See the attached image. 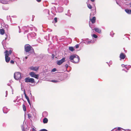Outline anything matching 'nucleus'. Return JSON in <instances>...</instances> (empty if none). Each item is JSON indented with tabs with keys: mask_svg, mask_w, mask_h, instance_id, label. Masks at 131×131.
Wrapping results in <instances>:
<instances>
[{
	"mask_svg": "<svg viewBox=\"0 0 131 131\" xmlns=\"http://www.w3.org/2000/svg\"><path fill=\"white\" fill-rule=\"evenodd\" d=\"M12 51L11 50H10L9 51L6 50L4 52L5 54V61L7 63H8L10 60V58L9 57V55L11 54Z\"/></svg>",
	"mask_w": 131,
	"mask_h": 131,
	"instance_id": "obj_1",
	"label": "nucleus"
},
{
	"mask_svg": "<svg viewBox=\"0 0 131 131\" xmlns=\"http://www.w3.org/2000/svg\"><path fill=\"white\" fill-rule=\"evenodd\" d=\"M69 59L71 62L74 63H76L79 62L80 58L78 56H77L76 57L75 55H72L70 57Z\"/></svg>",
	"mask_w": 131,
	"mask_h": 131,
	"instance_id": "obj_2",
	"label": "nucleus"
},
{
	"mask_svg": "<svg viewBox=\"0 0 131 131\" xmlns=\"http://www.w3.org/2000/svg\"><path fill=\"white\" fill-rule=\"evenodd\" d=\"M25 50L26 52H29L31 50L34 52V50L33 48L29 45H26L25 46Z\"/></svg>",
	"mask_w": 131,
	"mask_h": 131,
	"instance_id": "obj_3",
	"label": "nucleus"
},
{
	"mask_svg": "<svg viewBox=\"0 0 131 131\" xmlns=\"http://www.w3.org/2000/svg\"><path fill=\"white\" fill-rule=\"evenodd\" d=\"M14 78L16 80H19L21 78V73L19 72H16L14 74Z\"/></svg>",
	"mask_w": 131,
	"mask_h": 131,
	"instance_id": "obj_4",
	"label": "nucleus"
},
{
	"mask_svg": "<svg viewBox=\"0 0 131 131\" xmlns=\"http://www.w3.org/2000/svg\"><path fill=\"white\" fill-rule=\"evenodd\" d=\"M25 80V82L26 83L30 82L32 83H35L34 79L33 78H30L29 77L26 78Z\"/></svg>",
	"mask_w": 131,
	"mask_h": 131,
	"instance_id": "obj_5",
	"label": "nucleus"
},
{
	"mask_svg": "<svg viewBox=\"0 0 131 131\" xmlns=\"http://www.w3.org/2000/svg\"><path fill=\"white\" fill-rule=\"evenodd\" d=\"M30 75L32 77H34L38 79V75H36L33 72H31L29 73Z\"/></svg>",
	"mask_w": 131,
	"mask_h": 131,
	"instance_id": "obj_6",
	"label": "nucleus"
},
{
	"mask_svg": "<svg viewBox=\"0 0 131 131\" xmlns=\"http://www.w3.org/2000/svg\"><path fill=\"white\" fill-rule=\"evenodd\" d=\"M65 61V58H63L61 59L59 61H58L57 62V64L59 65H60L63 62Z\"/></svg>",
	"mask_w": 131,
	"mask_h": 131,
	"instance_id": "obj_7",
	"label": "nucleus"
},
{
	"mask_svg": "<svg viewBox=\"0 0 131 131\" xmlns=\"http://www.w3.org/2000/svg\"><path fill=\"white\" fill-rule=\"evenodd\" d=\"M29 69L31 70L37 71L39 69V67L31 66L29 68Z\"/></svg>",
	"mask_w": 131,
	"mask_h": 131,
	"instance_id": "obj_8",
	"label": "nucleus"
},
{
	"mask_svg": "<svg viewBox=\"0 0 131 131\" xmlns=\"http://www.w3.org/2000/svg\"><path fill=\"white\" fill-rule=\"evenodd\" d=\"M126 56L124 53H122L120 55V57L121 59H124L125 57Z\"/></svg>",
	"mask_w": 131,
	"mask_h": 131,
	"instance_id": "obj_9",
	"label": "nucleus"
},
{
	"mask_svg": "<svg viewBox=\"0 0 131 131\" xmlns=\"http://www.w3.org/2000/svg\"><path fill=\"white\" fill-rule=\"evenodd\" d=\"M90 20L92 23L94 24L95 22L96 17H93L92 18H90Z\"/></svg>",
	"mask_w": 131,
	"mask_h": 131,
	"instance_id": "obj_10",
	"label": "nucleus"
},
{
	"mask_svg": "<svg viewBox=\"0 0 131 131\" xmlns=\"http://www.w3.org/2000/svg\"><path fill=\"white\" fill-rule=\"evenodd\" d=\"M94 30L96 32L99 33H100L101 32V30L97 28H94Z\"/></svg>",
	"mask_w": 131,
	"mask_h": 131,
	"instance_id": "obj_11",
	"label": "nucleus"
},
{
	"mask_svg": "<svg viewBox=\"0 0 131 131\" xmlns=\"http://www.w3.org/2000/svg\"><path fill=\"white\" fill-rule=\"evenodd\" d=\"M48 122V119L46 118H44V119L43 120V122L44 123H46Z\"/></svg>",
	"mask_w": 131,
	"mask_h": 131,
	"instance_id": "obj_12",
	"label": "nucleus"
},
{
	"mask_svg": "<svg viewBox=\"0 0 131 131\" xmlns=\"http://www.w3.org/2000/svg\"><path fill=\"white\" fill-rule=\"evenodd\" d=\"M125 11L128 14H130L131 13V10L126 9H125Z\"/></svg>",
	"mask_w": 131,
	"mask_h": 131,
	"instance_id": "obj_13",
	"label": "nucleus"
},
{
	"mask_svg": "<svg viewBox=\"0 0 131 131\" xmlns=\"http://www.w3.org/2000/svg\"><path fill=\"white\" fill-rule=\"evenodd\" d=\"M5 33V30L4 29H0V34L2 35H3Z\"/></svg>",
	"mask_w": 131,
	"mask_h": 131,
	"instance_id": "obj_14",
	"label": "nucleus"
},
{
	"mask_svg": "<svg viewBox=\"0 0 131 131\" xmlns=\"http://www.w3.org/2000/svg\"><path fill=\"white\" fill-rule=\"evenodd\" d=\"M69 48V49L71 51H73L74 50L73 48L72 47H70Z\"/></svg>",
	"mask_w": 131,
	"mask_h": 131,
	"instance_id": "obj_15",
	"label": "nucleus"
},
{
	"mask_svg": "<svg viewBox=\"0 0 131 131\" xmlns=\"http://www.w3.org/2000/svg\"><path fill=\"white\" fill-rule=\"evenodd\" d=\"M23 110L24 111H26V108L25 105L23 104Z\"/></svg>",
	"mask_w": 131,
	"mask_h": 131,
	"instance_id": "obj_16",
	"label": "nucleus"
},
{
	"mask_svg": "<svg viewBox=\"0 0 131 131\" xmlns=\"http://www.w3.org/2000/svg\"><path fill=\"white\" fill-rule=\"evenodd\" d=\"M24 94H25V97L27 100L29 99L26 93L25 92L24 93Z\"/></svg>",
	"mask_w": 131,
	"mask_h": 131,
	"instance_id": "obj_17",
	"label": "nucleus"
},
{
	"mask_svg": "<svg viewBox=\"0 0 131 131\" xmlns=\"http://www.w3.org/2000/svg\"><path fill=\"white\" fill-rule=\"evenodd\" d=\"M87 6L88 8L90 9H91L92 8V6L90 4H88Z\"/></svg>",
	"mask_w": 131,
	"mask_h": 131,
	"instance_id": "obj_18",
	"label": "nucleus"
},
{
	"mask_svg": "<svg viewBox=\"0 0 131 131\" xmlns=\"http://www.w3.org/2000/svg\"><path fill=\"white\" fill-rule=\"evenodd\" d=\"M7 1H4L3 0L1 1V3L3 4H6L7 3Z\"/></svg>",
	"mask_w": 131,
	"mask_h": 131,
	"instance_id": "obj_19",
	"label": "nucleus"
},
{
	"mask_svg": "<svg viewBox=\"0 0 131 131\" xmlns=\"http://www.w3.org/2000/svg\"><path fill=\"white\" fill-rule=\"evenodd\" d=\"M51 82H53L56 83L58 82V81L57 80H51Z\"/></svg>",
	"mask_w": 131,
	"mask_h": 131,
	"instance_id": "obj_20",
	"label": "nucleus"
},
{
	"mask_svg": "<svg viewBox=\"0 0 131 131\" xmlns=\"http://www.w3.org/2000/svg\"><path fill=\"white\" fill-rule=\"evenodd\" d=\"M93 37L95 38H96L97 37V36L95 34H93Z\"/></svg>",
	"mask_w": 131,
	"mask_h": 131,
	"instance_id": "obj_21",
	"label": "nucleus"
},
{
	"mask_svg": "<svg viewBox=\"0 0 131 131\" xmlns=\"http://www.w3.org/2000/svg\"><path fill=\"white\" fill-rule=\"evenodd\" d=\"M79 47V44H77L75 45V47L76 49L78 48Z\"/></svg>",
	"mask_w": 131,
	"mask_h": 131,
	"instance_id": "obj_22",
	"label": "nucleus"
},
{
	"mask_svg": "<svg viewBox=\"0 0 131 131\" xmlns=\"http://www.w3.org/2000/svg\"><path fill=\"white\" fill-rule=\"evenodd\" d=\"M28 118L30 119L31 117V114H28Z\"/></svg>",
	"mask_w": 131,
	"mask_h": 131,
	"instance_id": "obj_23",
	"label": "nucleus"
},
{
	"mask_svg": "<svg viewBox=\"0 0 131 131\" xmlns=\"http://www.w3.org/2000/svg\"><path fill=\"white\" fill-rule=\"evenodd\" d=\"M56 71V69L55 68H54L52 70V72H54Z\"/></svg>",
	"mask_w": 131,
	"mask_h": 131,
	"instance_id": "obj_24",
	"label": "nucleus"
},
{
	"mask_svg": "<svg viewBox=\"0 0 131 131\" xmlns=\"http://www.w3.org/2000/svg\"><path fill=\"white\" fill-rule=\"evenodd\" d=\"M54 21H55V23H56L57 22V18H56V17L54 18Z\"/></svg>",
	"mask_w": 131,
	"mask_h": 131,
	"instance_id": "obj_25",
	"label": "nucleus"
},
{
	"mask_svg": "<svg viewBox=\"0 0 131 131\" xmlns=\"http://www.w3.org/2000/svg\"><path fill=\"white\" fill-rule=\"evenodd\" d=\"M27 101H28V102L29 103V104L30 105H31V104H30V102L29 99H28L27 100Z\"/></svg>",
	"mask_w": 131,
	"mask_h": 131,
	"instance_id": "obj_26",
	"label": "nucleus"
},
{
	"mask_svg": "<svg viewBox=\"0 0 131 131\" xmlns=\"http://www.w3.org/2000/svg\"><path fill=\"white\" fill-rule=\"evenodd\" d=\"M55 55L54 54H52V57L53 59L54 58Z\"/></svg>",
	"mask_w": 131,
	"mask_h": 131,
	"instance_id": "obj_27",
	"label": "nucleus"
},
{
	"mask_svg": "<svg viewBox=\"0 0 131 131\" xmlns=\"http://www.w3.org/2000/svg\"><path fill=\"white\" fill-rule=\"evenodd\" d=\"M65 67H66V69H67L68 67V65L67 64H66L65 65Z\"/></svg>",
	"mask_w": 131,
	"mask_h": 131,
	"instance_id": "obj_28",
	"label": "nucleus"
},
{
	"mask_svg": "<svg viewBox=\"0 0 131 131\" xmlns=\"http://www.w3.org/2000/svg\"><path fill=\"white\" fill-rule=\"evenodd\" d=\"M10 63L12 64H13L14 63V61L13 60H11Z\"/></svg>",
	"mask_w": 131,
	"mask_h": 131,
	"instance_id": "obj_29",
	"label": "nucleus"
},
{
	"mask_svg": "<svg viewBox=\"0 0 131 131\" xmlns=\"http://www.w3.org/2000/svg\"><path fill=\"white\" fill-rule=\"evenodd\" d=\"M41 131H48L46 129H41Z\"/></svg>",
	"mask_w": 131,
	"mask_h": 131,
	"instance_id": "obj_30",
	"label": "nucleus"
},
{
	"mask_svg": "<svg viewBox=\"0 0 131 131\" xmlns=\"http://www.w3.org/2000/svg\"><path fill=\"white\" fill-rule=\"evenodd\" d=\"M32 131H36L35 129L34 128H32Z\"/></svg>",
	"mask_w": 131,
	"mask_h": 131,
	"instance_id": "obj_31",
	"label": "nucleus"
},
{
	"mask_svg": "<svg viewBox=\"0 0 131 131\" xmlns=\"http://www.w3.org/2000/svg\"><path fill=\"white\" fill-rule=\"evenodd\" d=\"M36 1L38 2H40L41 0H36Z\"/></svg>",
	"mask_w": 131,
	"mask_h": 131,
	"instance_id": "obj_32",
	"label": "nucleus"
},
{
	"mask_svg": "<svg viewBox=\"0 0 131 131\" xmlns=\"http://www.w3.org/2000/svg\"><path fill=\"white\" fill-rule=\"evenodd\" d=\"M91 1L92 2H94V1L95 0H91Z\"/></svg>",
	"mask_w": 131,
	"mask_h": 131,
	"instance_id": "obj_33",
	"label": "nucleus"
},
{
	"mask_svg": "<svg viewBox=\"0 0 131 131\" xmlns=\"http://www.w3.org/2000/svg\"><path fill=\"white\" fill-rule=\"evenodd\" d=\"M122 66L123 67H125V65H124V64H122Z\"/></svg>",
	"mask_w": 131,
	"mask_h": 131,
	"instance_id": "obj_34",
	"label": "nucleus"
},
{
	"mask_svg": "<svg viewBox=\"0 0 131 131\" xmlns=\"http://www.w3.org/2000/svg\"><path fill=\"white\" fill-rule=\"evenodd\" d=\"M25 58L26 59H27V57H26Z\"/></svg>",
	"mask_w": 131,
	"mask_h": 131,
	"instance_id": "obj_35",
	"label": "nucleus"
},
{
	"mask_svg": "<svg viewBox=\"0 0 131 131\" xmlns=\"http://www.w3.org/2000/svg\"><path fill=\"white\" fill-rule=\"evenodd\" d=\"M18 27L20 29V27L19 26H18Z\"/></svg>",
	"mask_w": 131,
	"mask_h": 131,
	"instance_id": "obj_36",
	"label": "nucleus"
},
{
	"mask_svg": "<svg viewBox=\"0 0 131 131\" xmlns=\"http://www.w3.org/2000/svg\"><path fill=\"white\" fill-rule=\"evenodd\" d=\"M130 5H131V3H130Z\"/></svg>",
	"mask_w": 131,
	"mask_h": 131,
	"instance_id": "obj_37",
	"label": "nucleus"
},
{
	"mask_svg": "<svg viewBox=\"0 0 131 131\" xmlns=\"http://www.w3.org/2000/svg\"><path fill=\"white\" fill-rule=\"evenodd\" d=\"M7 38V37L5 38V39H6Z\"/></svg>",
	"mask_w": 131,
	"mask_h": 131,
	"instance_id": "obj_38",
	"label": "nucleus"
},
{
	"mask_svg": "<svg viewBox=\"0 0 131 131\" xmlns=\"http://www.w3.org/2000/svg\"><path fill=\"white\" fill-rule=\"evenodd\" d=\"M40 131H41V130H40Z\"/></svg>",
	"mask_w": 131,
	"mask_h": 131,
	"instance_id": "obj_39",
	"label": "nucleus"
}]
</instances>
